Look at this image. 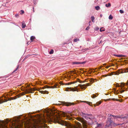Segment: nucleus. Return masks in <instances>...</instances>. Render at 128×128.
Instances as JSON below:
<instances>
[{"instance_id":"nucleus-1","label":"nucleus","mask_w":128,"mask_h":128,"mask_svg":"<svg viewBox=\"0 0 128 128\" xmlns=\"http://www.w3.org/2000/svg\"><path fill=\"white\" fill-rule=\"evenodd\" d=\"M50 118L54 120L56 122L65 126L67 128H87V126L86 121H84L80 118H77V120L82 123L83 128L81 124L78 122L75 124L72 125L69 123L61 120L56 116L52 118L50 117Z\"/></svg>"},{"instance_id":"nucleus-2","label":"nucleus","mask_w":128,"mask_h":128,"mask_svg":"<svg viewBox=\"0 0 128 128\" xmlns=\"http://www.w3.org/2000/svg\"><path fill=\"white\" fill-rule=\"evenodd\" d=\"M7 125L11 126V128H16L23 126L22 122L19 121H10L7 120L6 121H2L0 122V128H7Z\"/></svg>"},{"instance_id":"nucleus-3","label":"nucleus","mask_w":128,"mask_h":128,"mask_svg":"<svg viewBox=\"0 0 128 128\" xmlns=\"http://www.w3.org/2000/svg\"><path fill=\"white\" fill-rule=\"evenodd\" d=\"M128 83V81H127L126 84H125L124 82H122L120 83L121 84L120 85L117 84L116 85V87H121V89H122V90L121 92H123L124 91H127V88L125 86H126L128 88L127 86V84Z\"/></svg>"},{"instance_id":"nucleus-4","label":"nucleus","mask_w":128,"mask_h":128,"mask_svg":"<svg viewBox=\"0 0 128 128\" xmlns=\"http://www.w3.org/2000/svg\"><path fill=\"white\" fill-rule=\"evenodd\" d=\"M64 116H66V119L69 120H71L72 119V117L73 114L69 112L68 113H63Z\"/></svg>"},{"instance_id":"nucleus-5","label":"nucleus","mask_w":128,"mask_h":128,"mask_svg":"<svg viewBox=\"0 0 128 128\" xmlns=\"http://www.w3.org/2000/svg\"><path fill=\"white\" fill-rule=\"evenodd\" d=\"M34 90V89L33 90L32 88H30L28 89V90H26L24 92L21 93L20 94H21V96H23L25 94H27L28 93H32V91L33 90Z\"/></svg>"},{"instance_id":"nucleus-6","label":"nucleus","mask_w":128,"mask_h":128,"mask_svg":"<svg viewBox=\"0 0 128 128\" xmlns=\"http://www.w3.org/2000/svg\"><path fill=\"white\" fill-rule=\"evenodd\" d=\"M119 72L116 73L115 74L118 75L120 73H124L127 72H128V69H122L118 70Z\"/></svg>"},{"instance_id":"nucleus-7","label":"nucleus","mask_w":128,"mask_h":128,"mask_svg":"<svg viewBox=\"0 0 128 128\" xmlns=\"http://www.w3.org/2000/svg\"><path fill=\"white\" fill-rule=\"evenodd\" d=\"M76 89H75L74 88H66L65 91H69L68 90H70V91H72L73 92L77 91L78 92V90L77 88H76Z\"/></svg>"},{"instance_id":"nucleus-8","label":"nucleus","mask_w":128,"mask_h":128,"mask_svg":"<svg viewBox=\"0 0 128 128\" xmlns=\"http://www.w3.org/2000/svg\"><path fill=\"white\" fill-rule=\"evenodd\" d=\"M61 102L62 104L63 105H65L67 106H70L72 104H74L73 103H71L68 102Z\"/></svg>"},{"instance_id":"nucleus-9","label":"nucleus","mask_w":128,"mask_h":128,"mask_svg":"<svg viewBox=\"0 0 128 128\" xmlns=\"http://www.w3.org/2000/svg\"><path fill=\"white\" fill-rule=\"evenodd\" d=\"M112 115L111 114H108V118L107 122H112V120H111Z\"/></svg>"},{"instance_id":"nucleus-10","label":"nucleus","mask_w":128,"mask_h":128,"mask_svg":"<svg viewBox=\"0 0 128 128\" xmlns=\"http://www.w3.org/2000/svg\"><path fill=\"white\" fill-rule=\"evenodd\" d=\"M24 128H32V127L30 126V124L28 123L26 124L24 123Z\"/></svg>"},{"instance_id":"nucleus-11","label":"nucleus","mask_w":128,"mask_h":128,"mask_svg":"<svg viewBox=\"0 0 128 128\" xmlns=\"http://www.w3.org/2000/svg\"><path fill=\"white\" fill-rule=\"evenodd\" d=\"M56 86H50L47 85H46L44 86L42 88V89H44V88H56Z\"/></svg>"},{"instance_id":"nucleus-12","label":"nucleus","mask_w":128,"mask_h":128,"mask_svg":"<svg viewBox=\"0 0 128 128\" xmlns=\"http://www.w3.org/2000/svg\"><path fill=\"white\" fill-rule=\"evenodd\" d=\"M112 116L115 119H116L118 118H124L125 117H122L121 116H114L113 115H112Z\"/></svg>"},{"instance_id":"nucleus-13","label":"nucleus","mask_w":128,"mask_h":128,"mask_svg":"<svg viewBox=\"0 0 128 128\" xmlns=\"http://www.w3.org/2000/svg\"><path fill=\"white\" fill-rule=\"evenodd\" d=\"M86 63L85 62H73V64H84Z\"/></svg>"},{"instance_id":"nucleus-14","label":"nucleus","mask_w":128,"mask_h":128,"mask_svg":"<svg viewBox=\"0 0 128 128\" xmlns=\"http://www.w3.org/2000/svg\"><path fill=\"white\" fill-rule=\"evenodd\" d=\"M82 115L83 117H84L85 119L87 120L88 119V116H87L86 115H88V114H84L83 112L82 113Z\"/></svg>"},{"instance_id":"nucleus-15","label":"nucleus","mask_w":128,"mask_h":128,"mask_svg":"<svg viewBox=\"0 0 128 128\" xmlns=\"http://www.w3.org/2000/svg\"><path fill=\"white\" fill-rule=\"evenodd\" d=\"M78 86H80V87L82 89H84V90H85L86 89V88L85 87V86H86V85L85 84H79Z\"/></svg>"},{"instance_id":"nucleus-16","label":"nucleus","mask_w":128,"mask_h":128,"mask_svg":"<svg viewBox=\"0 0 128 128\" xmlns=\"http://www.w3.org/2000/svg\"><path fill=\"white\" fill-rule=\"evenodd\" d=\"M40 92L41 94H48V92L46 90L45 91H40Z\"/></svg>"},{"instance_id":"nucleus-17","label":"nucleus","mask_w":128,"mask_h":128,"mask_svg":"<svg viewBox=\"0 0 128 128\" xmlns=\"http://www.w3.org/2000/svg\"><path fill=\"white\" fill-rule=\"evenodd\" d=\"M112 123V122H107L106 126L108 127H110L111 126Z\"/></svg>"},{"instance_id":"nucleus-18","label":"nucleus","mask_w":128,"mask_h":128,"mask_svg":"<svg viewBox=\"0 0 128 128\" xmlns=\"http://www.w3.org/2000/svg\"><path fill=\"white\" fill-rule=\"evenodd\" d=\"M22 28H24L26 26V24L24 23V22H23L22 23Z\"/></svg>"},{"instance_id":"nucleus-19","label":"nucleus","mask_w":128,"mask_h":128,"mask_svg":"<svg viewBox=\"0 0 128 128\" xmlns=\"http://www.w3.org/2000/svg\"><path fill=\"white\" fill-rule=\"evenodd\" d=\"M8 100H5V101H4L2 99L0 100V104H1L4 102H6Z\"/></svg>"},{"instance_id":"nucleus-20","label":"nucleus","mask_w":128,"mask_h":128,"mask_svg":"<svg viewBox=\"0 0 128 128\" xmlns=\"http://www.w3.org/2000/svg\"><path fill=\"white\" fill-rule=\"evenodd\" d=\"M86 115L88 116V119H90L92 118V115L91 114H88V115Z\"/></svg>"},{"instance_id":"nucleus-21","label":"nucleus","mask_w":128,"mask_h":128,"mask_svg":"<svg viewBox=\"0 0 128 128\" xmlns=\"http://www.w3.org/2000/svg\"><path fill=\"white\" fill-rule=\"evenodd\" d=\"M35 38L34 36H32L30 37V40L32 41L33 40L35 39Z\"/></svg>"},{"instance_id":"nucleus-22","label":"nucleus","mask_w":128,"mask_h":128,"mask_svg":"<svg viewBox=\"0 0 128 128\" xmlns=\"http://www.w3.org/2000/svg\"><path fill=\"white\" fill-rule=\"evenodd\" d=\"M115 56H116L117 57H123L124 56V55H114Z\"/></svg>"},{"instance_id":"nucleus-23","label":"nucleus","mask_w":128,"mask_h":128,"mask_svg":"<svg viewBox=\"0 0 128 128\" xmlns=\"http://www.w3.org/2000/svg\"><path fill=\"white\" fill-rule=\"evenodd\" d=\"M91 20L92 21V22H94V20L95 19V18L94 17V16H91Z\"/></svg>"},{"instance_id":"nucleus-24","label":"nucleus","mask_w":128,"mask_h":128,"mask_svg":"<svg viewBox=\"0 0 128 128\" xmlns=\"http://www.w3.org/2000/svg\"><path fill=\"white\" fill-rule=\"evenodd\" d=\"M105 6L106 7H108L110 6H111V4L110 3H108V4H106Z\"/></svg>"},{"instance_id":"nucleus-25","label":"nucleus","mask_w":128,"mask_h":128,"mask_svg":"<svg viewBox=\"0 0 128 128\" xmlns=\"http://www.w3.org/2000/svg\"><path fill=\"white\" fill-rule=\"evenodd\" d=\"M16 99V98L15 97H14V98L12 97V98H9L8 99V100H14L15 99Z\"/></svg>"},{"instance_id":"nucleus-26","label":"nucleus","mask_w":128,"mask_h":128,"mask_svg":"<svg viewBox=\"0 0 128 128\" xmlns=\"http://www.w3.org/2000/svg\"><path fill=\"white\" fill-rule=\"evenodd\" d=\"M95 8L97 10H98L100 9V7L98 6H96Z\"/></svg>"},{"instance_id":"nucleus-27","label":"nucleus","mask_w":128,"mask_h":128,"mask_svg":"<svg viewBox=\"0 0 128 128\" xmlns=\"http://www.w3.org/2000/svg\"><path fill=\"white\" fill-rule=\"evenodd\" d=\"M84 102L86 103L87 104H88L90 106L91 105L90 104H92L91 102L88 101H84Z\"/></svg>"},{"instance_id":"nucleus-28","label":"nucleus","mask_w":128,"mask_h":128,"mask_svg":"<svg viewBox=\"0 0 128 128\" xmlns=\"http://www.w3.org/2000/svg\"><path fill=\"white\" fill-rule=\"evenodd\" d=\"M113 18L112 16L110 14L109 16V19L110 20H112Z\"/></svg>"},{"instance_id":"nucleus-29","label":"nucleus","mask_w":128,"mask_h":128,"mask_svg":"<svg viewBox=\"0 0 128 128\" xmlns=\"http://www.w3.org/2000/svg\"><path fill=\"white\" fill-rule=\"evenodd\" d=\"M91 97L93 98H94L95 97H96V95L95 94H93L91 96Z\"/></svg>"},{"instance_id":"nucleus-30","label":"nucleus","mask_w":128,"mask_h":128,"mask_svg":"<svg viewBox=\"0 0 128 128\" xmlns=\"http://www.w3.org/2000/svg\"><path fill=\"white\" fill-rule=\"evenodd\" d=\"M79 40L78 38L75 39L74 40V42H76L78 41H79Z\"/></svg>"},{"instance_id":"nucleus-31","label":"nucleus","mask_w":128,"mask_h":128,"mask_svg":"<svg viewBox=\"0 0 128 128\" xmlns=\"http://www.w3.org/2000/svg\"><path fill=\"white\" fill-rule=\"evenodd\" d=\"M54 50H51L49 52L50 54H53L54 53Z\"/></svg>"},{"instance_id":"nucleus-32","label":"nucleus","mask_w":128,"mask_h":128,"mask_svg":"<svg viewBox=\"0 0 128 128\" xmlns=\"http://www.w3.org/2000/svg\"><path fill=\"white\" fill-rule=\"evenodd\" d=\"M101 103V101H99L97 102L96 104V105L98 106Z\"/></svg>"},{"instance_id":"nucleus-33","label":"nucleus","mask_w":128,"mask_h":128,"mask_svg":"<svg viewBox=\"0 0 128 128\" xmlns=\"http://www.w3.org/2000/svg\"><path fill=\"white\" fill-rule=\"evenodd\" d=\"M18 68H19V66H17V67L16 68V69L13 72H15L18 69Z\"/></svg>"},{"instance_id":"nucleus-34","label":"nucleus","mask_w":128,"mask_h":128,"mask_svg":"<svg viewBox=\"0 0 128 128\" xmlns=\"http://www.w3.org/2000/svg\"><path fill=\"white\" fill-rule=\"evenodd\" d=\"M94 80L92 79H91L90 80V81L91 82H92V83H93L94 81Z\"/></svg>"},{"instance_id":"nucleus-35","label":"nucleus","mask_w":128,"mask_h":128,"mask_svg":"<svg viewBox=\"0 0 128 128\" xmlns=\"http://www.w3.org/2000/svg\"><path fill=\"white\" fill-rule=\"evenodd\" d=\"M99 29V28L98 27H96L95 28V30H98Z\"/></svg>"},{"instance_id":"nucleus-36","label":"nucleus","mask_w":128,"mask_h":128,"mask_svg":"<svg viewBox=\"0 0 128 128\" xmlns=\"http://www.w3.org/2000/svg\"><path fill=\"white\" fill-rule=\"evenodd\" d=\"M120 13H121V14H122L124 12V11L123 10H120Z\"/></svg>"},{"instance_id":"nucleus-37","label":"nucleus","mask_w":128,"mask_h":128,"mask_svg":"<svg viewBox=\"0 0 128 128\" xmlns=\"http://www.w3.org/2000/svg\"><path fill=\"white\" fill-rule=\"evenodd\" d=\"M72 84V83L71 82H69V83H67L65 84V85H68L71 84Z\"/></svg>"},{"instance_id":"nucleus-38","label":"nucleus","mask_w":128,"mask_h":128,"mask_svg":"<svg viewBox=\"0 0 128 128\" xmlns=\"http://www.w3.org/2000/svg\"><path fill=\"white\" fill-rule=\"evenodd\" d=\"M90 28V27L89 26H88L86 28V30H88Z\"/></svg>"},{"instance_id":"nucleus-39","label":"nucleus","mask_w":128,"mask_h":128,"mask_svg":"<svg viewBox=\"0 0 128 128\" xmlns=\"http://www.w3.org/2000/svg\"><path fill=\"white\" fill-rule=\"evenodd\" d=\"M21 14H22L24 13V11L23 10H21Z\"/></svg>"},{"instance_id":"nucleus-40","label":"nucleus","mask_w":128,"mask_h":128,"mask_svg":"<svg viewBox=\"0 0 128 128\" xmlns=\"http://www.w3.org/2000/svg\"><path fill=\"white\" fill-rule=\"evenodd\" d=\"M15 16L16 17H18L19 16V15L18 14H16L15 15Z\"/></svg>"},{"instance_id":"nucleus-41","label":"nucleus","mask_w":128,"mask_h":128,"mask_svg":"<svg viewBox=\"0 0 128 128\" xmlns=\"http://www.w3.org/2000/svg\"><path fill=\"white\" fill-rule=\"evenodd\" d=\"M100 31L101 32H102V31H104V30H102V28H100Z\"/></svg>"},{"instance_id":"nucleus-42","label":"nucleus","mask_w":128,"mask_h":128,"mask_svg":"<svg viewBox=\"0 0 128 128\" xmlns=\"http://www.w3.org/2000/svg\"><path fill=\"white\" fill-rule=\"evenodd\" d=\"M90 85V84L89 83H87L86 84V86H88Z\"/></svg>"},{"instance_id":"nucleus-43","label":"nucleus","mask_w":128,"mask_h":128,"mask_svg":"<svg viewBox=\"0 0 128 128\" xmlns=\"http://www.w3.org/2000/svg\"><path fill=\"white\" fill-rule=\"evenodd\" d=\"M113 74V72H112L111 73V74H110V75H109V76H111L112 75V74Z\"/></svg>"},{"instance_id":"nucleus-44","label":"nucleus","mask_w":128,"mask_h":128,"mask_svg":"<svg viewBox=\"0 0 128 128\" xmlns=\"http://www.w3.org/2000/svg\"><path fill=\"white\" fill-rule=\"evenodd\" d=\"M107 76H108V75H106V74H105V75H104V77H106Z\"/></svg>"},{"instance_id":"nucleus-45","label":"nucleus","mask_w":128,"mask_h":128,"mask_svg":"<svg viewBox=\"0 0 128 128\" xmlns=\"http://www.w3.org/2000/svg\"><path fill=\"white\" fill-rule=\"evenodd\" d=\"M91 21H90L89 22V26H90V23H91Z\"/></svg>"},{"instance_id":"nucleus-46","label":"nucleus","mask_w":128,"mask_h":128,"mask_svg":"<svg viewBox=\"0 0 128 128\" xmlns=\"http://www.w3.org/2000/svg\"><path fill=\"white\" fill-rule=\"evenodd\" d=\"M110 67V66H107L106 67V68H108Z\"/></svg>"},{"instance_id":"nucleus-47","label":"nucleus","mask_w":128,"mask_h":128,"mask_svg":"<svg viewBox=\"0 0 128 128\" xmlns=\"http://www.w3.org/2000/svg\"><path fill=\"white\" fill-rule=\"evenodd\" d=\"M74 72V71H70V72H71V73H72V72Z\"/></svg>"},{"instance_id":"nucleus-48","label":"nucleus","mask_w":128,"mask_h":128,"mask_svg":"<svg viewBox=\"0 0 128 128\" xmlns=\"http://www.w3.org/2000/svg\"><path fill=\"white\" fill-rule=\"evenodd\" d=\"M106 64H103V65H106Z\"/></svg>"},{"instance_id":"nucleus-49","label":"nucleus","mask_w":128,"mask_h":128,"mask_svg":"<svg viewBox=\"0 0 128 128\" xmlns=\"http://www.w3.org/2000/svg\"><path fill=\"white\" fill-rule=\"evenodd\" d=\"M109 100V99H107L106 100H105L106 101V100Z\"/></svg>"},{"instance_id":"nucleus-50","label":"nucleus","mask_w":128,"mask_h":128,"mask_svg":"<svg viewBox=\"0 0 128 128\" xmlns=\"http://www.w3.org/2000/svg\"><path fill=\"white\" fill-rule=\"evenodd\" d=\"M100 68H101V67H100L99 68L100 69Z\"/></svg>"},{"instance_id":"nucleus-51","label":"nucleus","mask_w":128,"mask_h":128,"mask_svg":"<svg viewBox=\"0 0 128 128\" xmlns=\"http://www.w3.org/2000/svg\"><path fill=\"white\" fill-rule=\"evenodd\" d=\"M100 16L101 17L102 16L101 15H100Z\"/></svg>"},{"instance_id":"nucleus-52","label":"nucleus","mask_w":128,"mask_h":128,"mask_svg":"<svg viewBox=\"0 0 128 128\" xmlns=\"http://www.w3.org/2000/svg\"><path fill=\"white\" fill-rule=\"evenodd\" d=\"M85 81L86 82V80H85Z\"/></svg>"},{"instance_id":"nucleus-53","label":"nucleus","mask_w":128,"mask_h":128,"mask_svg":"<svg viewBox=\"0 0 128 128\" xmlns=\"http://www.w3.org/2000/svg\"><path fill=\"white\" fill-rule=\"evenodd\" d=\"M99 126H100V125L99 124Z\"/></svg>"}]
</instances>
